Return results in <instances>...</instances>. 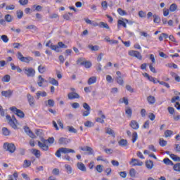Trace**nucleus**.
<instances>
[{"label":"nucleus","mask_w":180,"mask_h":180,"mask_svg":"<svg viewBox=\"0 0 180 180\" xmlns=\"http://www.w3.org/2000/svg\"><path fill=\"white\" fill-rule=\"evenodd\" d=\"M17 58H18L21 63H26L27 64H29L30 61H33V58L30 56L25 57L21 52L17 53Z\"/></svg>","instance_id":"nucleus-1"},{"label":"nucleus","mask_w":180,"mask_h":180,"mask_svg":"<svg viewBox=\"0 0 180 180\" xmlns=\"http://www.w3.org/2000/svg\"><path fill=\"white\" fill-rule=\"evenodd\" d=\"M4 148L6 150V151H8V153H11V154H13V153H15L16 150V146H15V144L9 143L8 142L4 143Z\"/></svg>","instance_id":"nucleus-2"},{"label":"nucleus","mask_w":180,"mask_h":180,"mask_svg":"<svg viewBox=\"0 0 180 180\" xmlns=\"http://www.w3.org/2000/svg\"><path fill=\"white\" fill-rule=\"evenodd\" d=\"M7 120H8V124L11 127L16 130L18 129V125H16V123H18V120H16V118L15 117H11L9 115L6 116Z\"/></svg>","instance_id":"nucleus-3"},{"label":"nucleus","mask_w":180,"mask_h":180,"mask_svg":"<svg viewBox=\"0 0 180 180\" xmlns=\"http://www.w3.org/2000/svg\"><path fill=\"white\" fill-rule=\"evenodd\" d=\"M41 141H38V146L39 148H41L42 151H49V146L46 145V143H47V140L44 139V138H41Z\"/></svg>","instance_id":"nucleus-4"},{"label":"nucleus","mask_w":180,"mask_h":180,"mask_svg":"<svg viewBox=\"0 0 180 180\" xmlns=\"http://www.w3.org/2000/svg\"><path fill=\"white\" fill-rule=\"evenodd\" d=\"M23 71L27 77H34L36 75V70L33 68H24Z\"/></svg>","instance_id":"nucleus-5"},{"label":"nucleus","mask_w":180,"mask_h":180,"mask_svg":"<svg viewBox=\"0 0 180 180\" xmlns=\"http://www.w3.org/2000/svg\"><path fill=\"white\" fill-rule=\"evenodd\" d=\"M10 110H11V112H13L15 115H17L18 117H20L21 119H23V117H25V112L19 109H17L16 107H11Z\"/></svg>","instance_id":"nucleus-6"},{"label":"nucleus","mask_w":180,"mask_h":180,"mask_svg":"<svg viewBox=\"0 0 180 180\" xmlns=\"http://www.w3.org/2000/svg\"><path fill=\"white\" fill-rule=\"evenodd\" d=\"M128 54L129 56H131V57H135L136 58H138V60H141L143 58L141 53L137 51H129Z\"/></svg>","instance_id":"nucleus-7"},{"label":"nucleus","mask_w":180,"mask_h":180,"mask_svg":"<svg viewBox=\"0 0 180 180\" xmlns=\"http://www.w3.org/2000/svg\"><path fill=\"white\" fill-rule=\"evenodd\" d=\"M129 164L132 165V167H141V165H143V162L137 159L132 158Z\"/></svg>","instance_id":"nucleus-8"},{"label":"nucleus","mask_w":180,"mask_h":180,"mask_svg":"<svg viewBox=\"0 0 180 180\" xmlns=\"http://www.w3.org/2000/svg\"><path fill=\"white\" fill-rule=\"evenodd\" d=\"M80 150H82V151H86L88 155H94V149L89 146L81 147Z\"/></svg>","instance_id":"nucleus-9"},{"label":"nucleus","mask_w":180,"mask_h":180,"mask_svg":"<svg viewBox=\"0 0 180 180\" xmlns=\"http://www.w3.org/2000/svg\"><path fill=\"white\" fill-rule=\"evenodd\" d=\"M2 96H4V98H11L12 95H13V90H7L1 91Z\"/></svg>","instance_id":"nucleus-10"},{"label":"nucleus","mask_w":180,"mask_h":180,"mask_svg":"<svg viewBox=\"0 0 180 180\" xmlns=\"http://www.w3.org/2000/svg\"><path fill=\"white\" fill-rule=\"evenodd\" d=\"M130 127L131 129H134V130H139L140 125L139 124V122L136 120H131L129 123Z\"/></svg>","instance_id":"nucleus-11"},{"label":"nucleus","mask_w":180,"mask_h":180,"mask_svg":"<svg viewBox=\"0 0 180 180\" xmlns=\"http://www.w3.org/2000/svg\"><path fill=\"white\" fill-rule=\"evenodd\" d=\"M68 99H79V94L77 92H70L68 94Z\"/></svg>","instance_id":"nucleus-12"},{"label":"nucleus","mask_w":180,"mask_h":180,"mask_svg":"<svg viewBox=\"0 0 180 180\" xmlns=\"http://www.w3.org/2000/svg\"><path fill=\"white\" fill-rule=\"evenodd\" d=\"M24 130H25V132L26 133V134H27V136L31 137V139H34V137H35L34 134H33L32 132V131L30 130V128H29V127H24Z\"/></svg>","instance_id":"nucleus-13"},{"label":"nucleus","mask_w":180,"mask_h":180,"mask_svg":"<svg viewBox=\"0 0 180 180\" xmlns=\"http://www.w3.org/2000/svg\"><path fill=\"white\" fill-rule=\"evenodd\" d=\"M46 47H50V49H51V50H54V51H58V46L53 45V44H51V41H49L46 44Z\"/></svg>","instance_id":"nucleus-14"},{"label":"nucleus","mask_w":180,"mask_h":180,"mask_svg":"<svg viewBox=\"0 0 180 180\" xmlns=\"http://www.w3.org/2000/svg\"><path fill=\"white\" fill-rule=\"evenodd\" d=\"M60 151L62 154H70V153H75V150L67 148H60Z\"/></svg>","instance_id":"nucleus-15"},{"label":"nucleus","mask_w":180,"mask_h":180,"mask_svg":"<svg viewBox=\"0 0 180 180\" xmlns=\"http://www.w3.org/2000/svg\"><path fill=\"white\" fill-rule=\"evenodd\" d=\"M77 167L78 169L80 171H82V172H86V167H85V165L82 162H77Z\"/></svg>","instance_id":"nucleus-16"},{"label":"nucleus","mask_w":180,"mask_h":180,"mask_svg":"<svg viewBox=\"0 0 180 180\" xmlns=\"http://www.w3.org/2000/svg\"><path fill=\"white\" fill-rule=\"evenodd\" d=\"M27 98L30 103V106H33L34 105V97L30 94H27Z\"/></svg>","instance_id":"nucleus-17"},{"label":"nucleus","mask_w":180,"mask_h":180,"mask_svg":"<svg viewBox=\"0 0 180 180\" xmlns=\"http://www.w3.org/2000/svg\"><path fill=\"white\" fill-rule=\"evenodd\" d=\"M47 82V80L44 79V78H42L41 75H39L38 77V81H37V84L39 86H43V83Z\"/></svg>","instance_id":"nucleus-18"},{"label":"nucleus","mask_w":180,"mask_h":180,"mask_svg":"<svg viewBox=\"0 0 180 180\" xmlns=\"http://www.w3.org/2000/svg\"><path fill=\"white\" fill-rule=\"evenodd\" d=\"M146 167L148 169H153V167H154V162L153 160H147L146 162Z\"/></svg>","instance_id":"nucleus-19"},{"label":"nucleus","mask_w":180,"mask_h":180,"mask_svg":"<svg viewBox=\"0 0 180 180\" xmlns=\"http://www.w3.org/2000/svg\"><path fill=\"white\" fill-rule=\"evenodd\" d=\"M118 144L121 147H127L129 146V144L127 143V140H126V139H121V140H120L118 141Z\"/></svg>","instance_id":"nucleus-20"},{"label":"nucleus","mask_w":180,"mask_h":180,"mask_svg":"<svg viewBox=\"0 0 180 180\" xmlns=\"http://www.w3.org/2000/svg\"><path fill=\"white\" fill-rule=\"evenodd\" d=\"M37 99H40V96H42L43 98L47 96V93L46 91H39L36 94Z\"/></svg>","instance_id":"nucleus-21"},{"label":"nucleus","mask_w":180,"mask_h":180,"mask_svg":"<svg viewBox=\"0 0 180 180\" xmlns=\"http://www.w3.org/2000/svg\"><path fill=\"white\" fill-rule=\"evenodd\" d=\"M125 113L127 115V117H131V115H133V110L130 107H126Z\"/></svg>","instance_id":"nucleus-22"},{"label":"nucleus","mask_w":180,"mask_h":180,"mask_svg":"<svg viewBox=\"0 0 180 180\" xmlns=\"http://www.w3.org/2000/svg\"><path fill=\"white\" fill-rule=\"evenodd\" d=\"M59 144H68L70 143V140H68L67 138H60L58 140Z\"/></svg>","instance_id":"nucleus-23"},{"label":"nucleus","mask_w":180,"mask_h":180,"mask_svg":"<svg viewBox=\"0 0 180 180\" xmlns=\"http://www.w3.org/2000/svg\"><path fill=\"white\" fill-rule=\"evenodd\" d=\"M49 84H51V85H55L56 86H58V81L56 80V79L49 77Z\"/></svg>","instance_id":"nucleus-24"},{"label":"nucleus","mask_w":180,"mask_h":180,"mask_svg":"<svg viewBox=\"0 0 180 180\" xmlns=\"http://www.w3.org/2000/svg\"><path fill=\"white\" fill-rule=\"evenodd\" d=\"M147 101H148V103H150V105H154V103H155V97H154L153 96H149L147 98Z\"/></svg>","instance_id":"nucleus-25"},{"label":"nucleus","mask_w":180,"mask_h":180,"mask_svg":"<svg viewBox=\"0 0 180 180\" xmlns=\"http://www.w3.org/2000/svg\"><path fill=\"white\" fill-rule=\"evenodd\" d=\"M30 165H32V162L30 160H24V162L22 164L23 168H29Z\"/></svg>","instance_id":"nucleus-26"},{"label":"nucleus","mask_w":180,"mask_h":180,"mask_svg":"<svg viewBox=\"0 0 180 180\" xmlns=\"http://www.w3.org/2000/svg\"><path fill=\"white\" fill-rule=\"evenodd\" d=\"M46 106H50V108H53L54 106V100L49 99L47 101H45Z\"/></svg>","instance_id":"nucleus-27"},{"label":"nucleus","mask_w":180,"mask_h":180,"mask_svg":"<svg viewBox=\"0 0 180 180\" xmlns=\"http://www.w3.org/2000/svg\"><path fill=\"white\" fill-rule=\"evenodd\" d=\"M96 82V77L94 76V77H90L88 79L87 84L89 85H92V84H95Z\"/></svg>","instance_id":"nucleus-28"},{"label":"nucleus","mask_w":180,"mask_h":180,"mask_svg":"<svg viewBox=\"0 0 180 180\" xmlns=\"http://www.w3.org/2000/svg\"><path fill=\"white\" fill-rule=\"evenodd\" d=\"M136 174H137V172L136 171V169L134 168L130 169L129 176H131V178H136Z\"/></svg>","instance_id":"nucleus-29"},{"label":"nucleus","mask_w":180,"mask_h":180,"mask_svg":"<svg viewBox=\"0 0 180 180\" xmlns=\"http://www.w3.org/2000/svg\"><path fill=\"white\" fill-rule=\"evenodd\" d=\"M32 153L34 155H35V157H36L37 158H40V155H41V154H40V150H37V149H33V150H32Z\"/></svg>","instance_id":"nucleus-30"},{"label":"nucleus","mask_w":180,"mask_h":180,"mask_svg":"<svg viewBox=\"0 0 180 180\" xmlns=\"http://www.w3.org/2000/svg\"><path fill=\"white\" fill-rule=\"evenodd\" d=\"M164 164L166 165H174V162L169 160V158H167L163 160Z\"/></svg>","instance_id":"nucleus-31"},{"label":"nucleus","mask_w":180,"mask_h":180,"mask_svg":"<svg viewBox=\"0 0 180 180\" xmlns=\"http://www.w3.org/2000/svg\"><path fill=\"white\" fill-rule=\"evenodd\" d=\"M153 18L154 23H160V22H161V18H160V16H158V15L155 14L153 15Z\"/></svg>","instance_id":"nucleus-32"},{"label":"nucleus","mask_w":180,"mask_h":180,"mask_svg":"<svg viewBox=\"0 0 180 180\" xmlns=\"http://www.w3.org/2000/svg\"><path fill=\"white\" fill-rule=\"evenodd\" d=\"M172 134H174L172 130L167 129L165 131V137L166 138L171 137Z\"/></svg>","instance_id":"nucleus-33"},{"label":"nucleus","mask_w":180,"mask_h":180,"mask_svg":"<svg viewBox=\"0 0 180 180\" xmlns=\"http://www.w3.org/2000/svg\"><path fill=\"white\" fill-rule=\"evenodd\" d=\"M38 71L40 72V74H44V72L46 71V66H43L41 65H39L38 67Z\"/></svg>","instance_id":"nucleus-34"},{"label":"nucleus","mask_w":180,"mask_h":180,"mask_svg":"<svg viewBox=\"0 0 180 180\" xmlns=\"http://www.w3.org/2000/svg\"><path fill=\"white\" fill-rule=\"evenodd\" d=\"M120 26H123V27H127L126 22L122 20H119L117 21V27H120Z\"/></svg>","instance_id":"nucleus-35"},{"label":"nucleus","mask_w":180,"mask_h":180,"mask_svg":"<svg viewBox=\"0 0 180 180\" xmlns=\"http://www.w3.org/2000/svg\"><path fill=\"white\" fill-rule=\"evenodd\" d=\"M105 133L107 134H110V136H112L113 137H115V131L110 128H106Z\"/></svg>","instance_id":"nucleus-36"},{"label":"nucleus","mask_w":180,"mask_h":180,"mask_svg":"<svg viewBox=\"0 0 180 180\" xmlns=\"http://www.w3.org/2000/svg\"><path fill=\"white\" fill-rule=\"evenodd\" d=\"M67 174H72V167L69 165H65Z\"/></svg>","instance_id":"nucleus-37"},{"label":"nucleus","mask_w":180,"mask_h":180,"mask_svg":"<svg viewBox=\"0 0 180 180\" xmlns=\"http://www.w3.org/2000/svg\"><path fill=\"white\" fill-rule=\"evenodd\" d=\"M176 9H178V6L176 4H172V5H170V7H169L170 12H175Z\"/></svg>","instance_id":"nucleus-38"},{"label":"nucleus","mask_w":180,"mask_h":180,"mask_svg":"<svg viewBox=\"0 0 180 180\" xmlns=\"http://www.w3.org/2000/svg\"><path fill=\"white\" fill-rule=\"evenodd\" d=\"M2 133H3L4 136H9V134H11V131L6 127L2 128Z\"/></svg>","instance_id":"nucleus-39"},{"label":"nucleus","mask_w":180,"mask_h":180,"mask_svg":"<svg viewBox=\"0 0 180 180\" xmlns=\"http://www.w3.org/2000/svg\"><path fill=\"white\" fill-rule=\"evenodd\" d=\"M99 27H103L104 29H108L109 30V25H108V23H105L104 22H99Z\"/></svg>","instance_id":"nucleus-40"},{"label":"nucleus","mask_w":180,"mask_h":180,"mask_svg":"<svg viewBox=\"0 0 180 180\" xmlns=\"http://www.w3.org/2000/svg\"><path fill=\"white\" fill-rule=\"evenodd\" d=\"M117 13L121 16H126V15H127V12H126L124 10L122 9L121 8L117 9Z\"/></svg>","instance_id":"nucleus-41"},{"label":"nucleus","mask_w":180,"mask_h":180,"mask_svg":"<svg viewBox=\"0 0 180 180\" xmlns=\"http://www.w3.org/2000/svg\"><path fill=\"white\" fill-rule=\"evenodd\" d=\"M170 158H172V160H173V161H177L180 162V157L177 156L176 155L171 154Z\"/></svg>","instance_id":"nucleus-42"},{"label":"nucleus","mask_w":180,"mask_h":180,"mask_svg":"<svg viewBox=\"0 0 180 180\" xmlns=\"http://www.w3.org/2000/svg\"><path fill=\"white\" fill-rule=\"evenodd\" d=\"M88 47L89 49H90V50H91V51H98V50H99V46L97 45L96 46L89 45Z\"/></svg>","instance_id":"nucleus-43"},{"label":"nucleus","mask_w":180,"mask_h":180,"mask_svg":"<svg viewBox=\"0 0 180 180\" xmlns=\"http://www.w3.org/2000/svg\"><path fill=\"white\" fill-rule=\"evenodd\" d=\"M82 65H84L85 68H91L92 63L89 61H84V63H82Z\"/></svg>","instance_id":"nucleus-44"},{"label":"nucleus","mask_w":180,"mask_h":180,"mask_svg":"<svg viewBox=\"0 0 180 180\" xmlns=\"http://www.w3.org/2000/svg\"><path fill=\"white\" fill-rule=\"evenodd\" d=\"M35 134L38 136V137H40L41 139H43V130L41 129H37L35 131Z\"/></svg>","instance_id":"nucleus-45"},{"label":"nucleus","mask_w":180,"mask_h":180,"mask_svg":"<svg viewBox=\"0 0 180 180\" xmlns=\"http://www.w3.org/2000/svg\"><path fill=\"white\" fill-rule=\"evenodd\" d=\"M115 79L119 85H123V84H124V82L123 81V78H122V77H117Z\"/></svg>","instance_id":"nucleus-46"},{"label":"nucleus","mask_w":180,"mask_h":180,"mask_svg":"<svg viewBox=\"0 0 180 180\" xmlns=\"http://www.w3.org/2000/svg\"><path fill=\"white\" fill-rule=\"evenodd\" d=\"M16 15L18 19H22V18H23V11L21 10H18L16 11Z\"/></svg>","instance_id":"nucleus-47"},{"label":"nucleus","mask_w":180,"mask_h":180,"mask_svg":"<svg viewBox=\"0 0 180 180\" xmlns=\"http://www.w3.org/2000/svg\"><path fill=\"white\" fill-rule=\"evenodd\" d=\"M174 171L176 172H180V163H176L173 166Z\"/></svg>","instance_id":"nucleus-48"},{"label":"nucleus","mask_w":180,"mask_h":180,"mask_svg":"<svg viewBox=\"0 0 180 180\" xmlns=\"http://www.w3.org/2000/svg\"><path fill=\"white\" fill-rule=\"evenodd\" d=\"M137 139H139V135L137 134V132H134L132 134V143H136V141H137Z\"/></svg>","instance_id":"nucleus-49"},{"label":"nucleus","mask_w":180,"mask_h":180,"mask_svg":"<svg viewBox=\"0 0 180 180\" xmlns=\"http://www.w3.org/2000/svg\"><path fill=\"white\" fill-rule=\"evenodd\" d=\"M26 29H28L30 30H33L34 32H36L37 30V27L34 25H27L26 27Z\"/></svg>","instance_id":"nucleus-50"},{"label":"nucleus","mask_w":180,"mask_h":180,"mask_svg":"<svg viewBox=\"0 0 180 180\" xmlns=\"http://www.w3.org/2000/svg\"><path fill=\"white\" fill-rule=\"evenodd\" d=\"M68 131H70V133H77V131L75 129V128H74V127L72 126H68L67 127Z\"/></svg>","instance_id":"nucleus-51"},{"label":"nucleus","mask_w":180,"mask_h":180,"mask_svg":"<svg viewBox=\"0 0 180 180\" xmlns=\"http://www.w3.org/2000/svg\"><path fill=\"white\" fill-rule=\"evenodd\" d=\"M3 82H9L11 81V76L9 75H6L3 78H2Z\"/></svg>","instance_id":"nucleus-52"},{"label":"nucleus","mask_w":180,"mask_h":180,"mask_svg":"<svg viewBox=\"0 0 180 180\" xmlns=\"http://www.w3.org/2000/svg\"><path fill=\"white\" fill-rule=\"evenodd\" d=\"M159 144L160 146H161V147H165V146H167V141L164 140L163 139H160V141H159Z\"/></svg>","instance_id":"nucleus-53"},{"label":"nucleus","mask_w":180,"mask_h":180,"mask_svg":"<svg viewBox=\"0 0 180 180\" xmlns=\"http://www.w3.org/2000/svg\"><path fill=\"white\" fill-rule=\"evenodd\" d=\"M82 113L84 117L89 116V115H91V110H83Z\"/></svg>","instance_id":"nucleus-54"},{"label":"nucleus","mask_w":180,"mask_h":180,"mask_svg":"<svg viewBox=\"0 0 180 180\" xmlns=\"http://www.w3.org/2000/svg\"><path fill=\"white\" fill-rule=\"evenodd\" d=\"M101 6L103 11H106L108 9V2L106 1H102Z\"/></svg>","instance_id":"nucleus-55"},{"label":"nucleus","mask_w":180,"mask_h":180,"mask_svg":"<svg viewBox=\"0 0 180 180\" xmlns=\"http://www.w3.org/2000/svg\"><path fill=\"white\" fill-rule=\"evenodd\" d=\"M1 39L4 43H8V41H9V38H8V36L6 35H1Z\"/></svg>","instance_id":"nucleus-56"},{"label":"nucleus","mask_w":180,"mask_h":180,"mask_svg":"<svg viewBox=\"0 0 180 180\" xmlns=\"http://www.w3.org/2000/svg\"><path fill=\"white\" fill-rule=\"evenodd\" d=\"M96 169L101 174V172L103 171V166L102 165H98L96 167Z\"/></svg>","instance_id":"nucleus-57"},{"label":"nucleus","mask_w":180,"mask_h":180,"mask_svg":"<svg viewBox=\"0 0 180 180\" xmlns=\"http://www.w3.org/2000/svg\"><path fill=\"white\" fill-rule=\"evenodd\" d=\"M58 49H59V47L60 48V49H67V45H65L64 43H63V42H58Z\"/></svg>","instance_id":"nucleus-58"},{"label":"nucleus","mask_w":180,"mask_h":180,"mask_svg":"<svg viewBox=\"0 0 180 180\" xmlns=\"http://www.w3.org/2000/svg\"><path fill=\"white\" fill-rule=\"evenodd\" d=\"M15 9V5L11 4L6 6V11H13Z\"/></svg>","instance_id":"nucleus-59"},{"label":"nucleus","mask_w":180,"mask_h":180,"mask_svg":"<svg viewBox=\"0 0 180 180\" xmlns=\"http://www.w3.org/2000/svg\"><path fill=\"white\" fill-rule=\"evenodd\" d=\"M167 110L170 115H174L175 113V109L172 107H168Z\"/></svg>","instance_id":"nucleus-60"},{"label":"nucleus","mask_w":180,"mask_h":180,"mask_svg":"<svg viewBox=\"0 0 180 180\" xmlns=\"http://www.w3.org/2000/svg\"><path fill=\"white\" fill-rule=\"evenodd\" d=\"M139 18H146V16L147 15L146 14V12L143 11H140L138 13Z\"/></svg>","instance_id":"nucleus-61"},{"label":"nucleus","mask_w":180,"mask_h":180,"mask_svg":"<svg viewBox=\"0 0 180 180\" xmlns=\"http://www.w3.org/2000/svg\"><path fill=\"white\" fill-rule=\"evenodd\" d=\"M5 20H6V22H12V16L9 14L6 15Z\"/></svg>","instance_id":"nucleus-62"},{"label":"nucleus","mask_w":180,"mask_h":180,"mask_svg":"<svg viewBox=\"0 0 180 180\" xmlns=\"http://www.w3.org/2000/svg\"><path fill=\"white\" fill-rule=\"evenodd\" d=\"M83 108H84L86 110H91V106H89V105H88V103H83Z\"/></svg>","instance_id":"nucleus-63"},{"label":"nucleus","mask_w":180,"mask_h":180,"mask_svg":"<svg viewBox=\"0 0 180 180\" xmlns=\"http://www.w3.org/2000/svg\"><path fill=\"white\" fill-rule=\"evenodd\" d=\"M168 15H169V10L166 8H165L163 9V15L164 16H168Z\"/></svg>","instance_id":"nucleus-64"}]
</instances>
